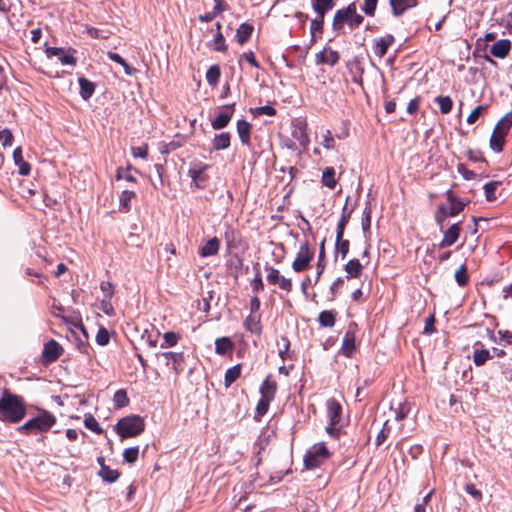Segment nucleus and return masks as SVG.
<instances>
[{
  "label": "nucleus",
  "instance_id": "obj_36",
  "mask_svg": "<svg viewBox=\"0 0 512 512\" xmlns=\"http://www.w3.org/2000/svg\"><path fill=\"white\" fill-rule=\"evenodd\" d=\"M99 476L108 483H114L119 478L120 473L118 470H113L109 466L102 464Z\"/></svg>",
  "mask_w": 512,
  "mask_h": 512
},
{
  "label": "nucleus",
  "instance_id": "obj_43",
  "mask_svg": "<svg viewBox=\"0 0 512 512\" xmlns=\"http://www.w3.org/2000/svg\"><path fill=\"white\" fill-rule=\"evenodd\" d=\"M254 269H255L256 273H255V277L250 281V285H251L252 291L257 294L260 291L264 290V283H263L261 272L259 269V263H256V265L254 266Z\"/></svg>",
  "mask_w": 512,
  "mask_h": 512
},
{
  "label": "nucleus",
  "instance_id": "obj_46",
  "mask_svg": "<svg viewBox=\"0 0 512 512\" xmlns=\"http://www.w3.org/2000/svg\"><path fill=\"white\" fill-rule=\"evenodd\" d=\"M180 339H181V335L176 332H173V331L165 332L163 334L164 342L161 344L160 347L161 348L174 347L177 345V343Z\"/></svg>",
  "mask_w": 512,
  "mask_h": 512
},
{
  "label": "nucleus",
  "instance_id": "obj_10",
  "mask_svg": "<svg viewBox=\"0 0 512 512\" xmlns=\"http://www.w3.org/2000/svg\"><path fill=\"white\" fill-rule=\"evenodd\" d=\"M157 357H162L165 360V365H171L172 370L176 375H179L184 370L185 356L183 352H159Z\"/></svg>",
  "mask_w": 512,
  "mask_h": 512
},
{
  "label": "nucleus",
  "instance_id": "obj_62",
  "mask_svg": "<svg viewBox=\"0 0 512 512\" xmlns=\"http://www.w3.org/2000/svg\"><path fill=\"white\" fill-rule=\"evenodd\" d=\"M421 102H422L421 96H417V97L411 99L407 105V112L410 115L416 114L419 111Z\"/></svg>",
  "mask_w": 512,
  "mask_h": 512
},
{
  "label": "nucleus",
  "instance_id": "obj_47",
  "mask_svg": "<svg viewBox=\"0 0 512 512\" xmlns=\"http://www.w3.org/2000/svg\"><path fill=\"white\" fill-rule=\"evenodd\" d=\"M114 405L118 408L126 407L130 400L125 389H119L113 396Z\"/></svg>",
  "mask_w": 512,
  "mask_h": 512
},
{
  "label": "nucleus",
  "instance_id": "obj_39",
  "mask_svg": "<svg viewBox=\"0 0 512 512\" xmlns=\"http://www.w3.org/2000/svg\"><path fill=\"white\" fill-rule=\"evenodd\" d=\"M324 19H325V16H316L315 19L311 20L310 32H311V41L312 42H315L316 33H319V34L323 33Z\"/></svg>",
  "mask_w": 512,
  "mask_h": 512
},
{
  "label": "nucleus",
  "instance_id": "obj_48",
  "mask_svg": "<svg viewBox=\"0 0 512 512\" xmlns=\"http://www.w3.org/2000/svg\"><path fill=\"white\" fill-rule=\"evenodd\" d=\"M491 358L490 352L487 349H476L473 353V362L476 366L480 367Z\"/></svg>",
  "mask_w": 512,
  "mask_h": 512
},
{
  "label": "nucleus",
  "instance_id": "obj_32",
  "mask_svg": "<svg viewBox=\"0 0 512 512\" xmlns=\"http://www.w3.org/2000/svg\"><path fill=\"white\" fill-rule=\"evenodd\" d=\"M337 312L335 310H324L318 315V322L321 327H333L336 322Z\"/></svg>",
  "mask_w": 512,
  "mask_h": 512
},
{
  "label": "nucleus",
  "instance_id": "obj_63",
  "mask_svg": "<svg viewBox=\"0 0 512 512\" xmlns=\"http://www.w3.org/2000/svg\"><path fill=\"white\" fill-rule=\"evenodd\" d=\"M131 153L136 158L146 159L148 157V145L144 144L142 146L132 147Z\"/></svg>",
  "mask_w": 512,
  "mask_h": 512
},
{
  "label": "nucleus",
  "instance_id": "obj_24",
  "mask_svg": "<svg viewBox=\"0 0 512 512\" xmlns=\"http://www.w3.org/2000/svg\"><path fill=\"white\" fill-rule=\"evenodd\" d=\"M394 16L402 15L406 10L417 5V0H390Z\"/></svg>",
  "mask_w": 512,
  "mask_h": 512
},
{
  "label": "nucleus",
  "instance_id": "obj_42",
  "mask_svg": "<svg viewBox=\"0 0 512 512\" xmlns=\"http://www.w3.org/2000/svg\"><path fill=\"white\" fill-rule=\"evenodd\" d=\"M271 402L272 401L269 399L260 397V399L258 400L257 406H256V411H255V416H254V419L256 421H260L261 418L268 412Z\"/></svg>",
  "mask_w": 512,
  "mask_h": 512
},
{
  "label": "nucleus",
  "instance_id": "obj_30",
  "mask_svg": "<svg viewBox=\"0 0 512 512\" xmlns=\"http://www.w3.org/2000/svg\"><path fill=\"white\" fill-rule=\"evenodd\" d=\"M234 344L229 337L217 338L215 341V352L218 355H226L233 351Z\"/></svg>",
  "mask_w": 512,
  "mask_h": 512
},
{
  "label": "nucleus",
  "instance_id": "obj_38",
  "mask_svg": "<svg viewBox=\"0 0 512 512\" xmlns=\"http://www.w3.org/2000/svg\"><path fill=\"white\" fill-rule=\"evenodd\" d=\"M434 101L438 104L442 114H449L453 108V100L450 96H437Z\"/></svg>",
  "mask_w": 512,
  "mask_h": 512
},
{
  "label": "nucleus",
  "instance_id": "obj_41",
  "mask_svg": "<svg viewBox=\"0 0 512 512\" xmlns=\"http://www.w3.org/2000/svg\"><path fill=\"white\" fill-rule=\"evenodd\" d=\"M502 183L500 181H490L484 185L485 198L488 202H493L497 199L495 192Z\"/></svg>",
  "mask_w": 512,
  "mask_h": 512
},
{
  "label": "nucleus",
  "instance_id": "obj_52",
  "mask_svg": "<svg viewBox=\"0 0 512 512\" xmlns=\"http://www.w3.org/2000/svg\"><path fill=\"white\" fill-rule=\"evenodd\" d=\"M335 248L337 253L341 255L342 259H345L350 249V241L348 239L336 240Z\"/></svg>",
  "mask_w": 512,
  "mask_h": 512
},
{
  "label": "nucleus",
  "instance_id": "obj_56",
  "mask_svg": "<svg viewBox=\"0 0 512 512\" xmlns=\"http://www.w3.org/2000/svg\"><path fill=\"white\" fill-rule=\"evenodd\" d=\"M131 169V166H128L126 169H123L122 167H119L116 171V179H125L128 182L135 183L136 178L129 172Z\"/></svg>",
  "mask_w": 512,
  "mask_h": 512
},
{
  "label": "nucleus",
  "instance_id": "obj_64",
  "mask_svg": "<svg viewBox=\"0 0 512 512\" xmlns=\"http://www.w3.org/2000/svg\"><path fill=\"white\" fill-rule=\"evenodd\" d=\"M109 340L110 336L107 329L100 328L96 335V342L101 346H105L109 343Z\"/></svg>",
  "mask_w": 512,
  "mask_h": 512
},
{
  "label": "nucleus",
  "instance_id": "obj_6",
  "mask_svg": "<svg viewBox=\"0 0 512 512\" xmlns=\"http://www.w3.org/2000/svg\"><path fill=\"white\" fill-rule=\"evenodd\" d=\"M314 254L315 250L310 246L309 242L307 240L302 242L292 262L293 271L301 273L310 269Z\"/></svg>",
  "mask_w": 512,
  "mask_h": 512
},
{
  "label": "nucleus",
  "instance_id": "obj_23",
  "mask_svg": "<svg viewBox=\"0 0 512 512\" xmlns=\"http://www.w3.org/2000/svg\"><path fill=\"white\" fill-rule=\"evenodd\" d=\"M252 125L246 120L237 121V133L243 145L249 146L251 143Z\"/></svg>",
  "mask_w": 512,
  "mask_h": 512
},
{
  "label": "nucleus",
  "instance_id": "obj_9",
  "mask_svg": "<svg viewBox=\"0 0 512 512\" xmlns=\"http://www.w3.org/2000/svg\"><path fill=\"white\" fill-rule=\"evenodd\" d=\"M266 271L268 272L266 279L270 285H278L279 288L286 293L292 292V279L281 275L280 271L273 266L266 267Z\"/></svg>",
  "mask_w": 512,
  "mask_h": 512
},
{
  "label": "nucleus",
  "instance_id": "obj_49",
  "mask_svg": "<svg viewBox=\"0 0 512 512\" xmlns=\"http://www.w3.org/2000/svg\"><path fill=\"white\" fill-rule=\"evenodd\" d=\"M447 217H450L449 216V209L444 204H440L437 207V210H436V213H435V221L438 224L440 230L443 229V224H444V222H445Z\"/></svg>",
  "mask_w": 512,
  "mask_h": 512
},
{
  "label": "nucleus",
  "instance_id": "obj_22",
  "mask_svg": "<svg viewBox=\"0 0 512 512\" xmlns=\"http://www.w3.org/2000/svg\"><path fill=\"white\" fill-rule=\"evenodd\" d=\"M13 160L16 166H18L19 174L22 176H27L31 172V165L26 162L23 158L21 147H17L13 151Z\"/></svg>",
  "mask_w": 512,
  "mask_h": 512
},
{
  "label": "nucleus",
  "instance_id": "obj_19",
  "mask_svg": "<svg viewBox=\"0 0 512 512\" xmlns=\"http://www.w3.org/2000/svg\"><path fill=\"white\" fill-rule=\"evenodd\" d=\"M511 41L508 39H501L496 41L491 47H490V53L496 57L503 59L508 56V54L511 51Z\"/></svg>",
  "mask_w": 512,
  "mask_h": 512
},
{
  "label": "nucleus",
  "instance_id": "obj_31",
  "mask_svg": "<svg viewBox=\"0 0 512 512\" xmlns=\"http://www.w3.org/2000/svg\"><path fill=\"white\" fill-rule=\"evenodd\" d=\"M244 327L247 331L260 335L262 332L260 317L254 314L248 315L244 320Z\"/></svg>",
  "mask_w": 512,
  "mask_h": 512
},
{
  "label": "nucleus",
  "instance_id": "obj_57",
  "mask_svg": "<svg viewBox=\"0 0 512 512\" xmlns=\"http://www.w3.org/2000/svg\"><path fill=\"white\" fill-rule=\"evenodd\" d=\"M486 109L487 106L485 105H479L476 108H474L467 117V123L474 124L480 118L482 113L486 111Z\"/></svg>",
  "mask_w": 512,
  "mask_h": 512
},
{
  "label": "nucleus",
  "instance_id": "obj_26",
  "mask_svg": "<svg viewBox=\"0 0 512 512\" xmlns=\"http://www.w3.org/2000/svg\"><path fill=\"white\" fill-rule=\"evenodd\" d=\"M311 2L317 16H325L335 6V0H311Z\"/></svg>",
  "mask_w": 512,
  "mask_h": 512
},
{
  "label": "nucleus",
  "instance_id": "obj_29",
  "mask_svg": "<svg viewBox=\"0 0 512 512\" xmlns=\"http://www.w3.org/2000/svg\"><path fill=\"white\" fill-rule=\"evenodd\" d=\"M254 31L253 25L249 23H242L236 31V39L240 45L245 44L251 37Z\"/></svg>",
  "mask_w": 512,
  "mask_h": 512
},
{
  "label": "nucleus",
  "instance_id": "obj_50",
  "mask_svg": "<svg viewBox=\"0 0 512 512\" xmlns=\"http://www.w3.org/2000/svg\"><path fill=\"white\" fill-rule=\"evenodd\" d=\"M455 280L459 286H465L469 282L467 267L465 264L461 265L455 272Z\"/></svg>",
  "mask_w": 512,
  "mask_h": 512
},
{
  "label": "nucleus",
  "instance_id": "obj_33",
  "mask_svg": "<svg viewBox=\"0 0 512 512\" xmlns=\"http://www.w3.org/2000/svg\"><path fill=\"white\" fill-rule=\"evenodd\" d=\"M80 87V95L84 100H88L95 91V84L85 77L78 79Z\"/></svg>",
  "mask_w": 512,
  "mask_h": 512
},
{
  "label": "nucleus",
  "instance_id": "obj_60",
  "mask_svg": "<svg viewBox=\"0 0 512 512\" xmlns=\"http://www.w3.org/2000/svg\"><path fill=\"white\" fill-rule=\"evenodd\" d=\"M451 206L449 209V216L454 217L457 216L459 213H461L465 206L468 204V202H463L462 200H459L457 202L450 203Z\"/></svg>",
  "mask_w": 512,
  "mask_h": 512
},
{
  "label": "nucleus",
  "instance_id": "obj_51",
  "mask_svg": "<svg viewBox=\"0 0 512 512\" xmlns=\"http://www.w3.org/2000/svg\"><path fill=\"white\" fill-rule=\"evenodd\" d=\"M250 112L254 116H260V115L275 116L277 113L276 109L270 105H265V106L256 107V108H250Z\"/></svg>",
  "mask_w": 512,
  "mask_h": 512
},
{
  "label": "nucleus",
  "instance_id": "obj_1",
  "mask_svg": "<svg viewBox=\"0 0 512 512\" xmlns=\"http://www.w3.org/2000/svg\"><path fill=\"white\" fill-rule=\"evenodd\" d=\"M26 413L27 409L23 397L4 389L0 397V421L18 424L25 418Z\"/></svg>",
  "mask_w": 512,
  "mask_h": 512
},
{
  "label": "nucleus",
  "instance_id": "obj_27",
  "mask_svg": "<svg viewBox=\"0 0 512 512\" xmlns=\"http://www.w3.org/2000/svg\"><path fill=\"white\" fill-rule=\"evenodd\" d=\"M231 143V135L229 132H222L215 135L212 140V149L215 151L225 150L229 148Z\"/></svg>",
  "mask_w": 512,
  "mask_h": 512
},
{
  "label": "nucleus",
  "instance_id": "obj_53",
  "mask_svg": "<svg viewBox=\"0 0 512 512\" xmlns=\"http://www.w3.org/2000/svg\"><path fill=\"white\" fill-rule=\"evenodd\" d=\"M136 197L135 192L124 190L120 195V206L125 209V211H129L130 202L133 198Z\"/></svg>",
  "mask_w": 512,
  "mask_h": 512
},
{
  "label": "nucleus",
  "instance_id": "obj_21",
  "mask_svg": "<svg viewBox=\"0 0 512 512\" xmlns=\"http://www.w3.org/2000/svg\"><path fill=\"white\" fill-rule=\"evenodd\" d=\"M47 57L57 56L60 62L64 65H75L76 59L72 55L64 54L63 48L58 47H47L46 50Z\"/></svg>",
  "mask_w": 512,
  "mask_h": 512
},
{
  "label": "nucleus",
  "instance_id": "obj_44",
  "mask_svg": "<svg viewBox=\"0 0 512 512\" xmlns=\"http://www.w3.org/2000/svg\"><path fill=\"white\" fill-rule=\"evenodd\" d=\"M221 76L220 67L218 65H212L206 72V80L209 85L216 86Z\"/></svg>",
  "mask_w": 512,
  "mask_h": 512
},
{
  "label": "nucleus",
  "instance_id": "obj_3",
  "mask_svg": "<svg viewBox=\"0 0 512 512\" xmlns=\"http://www.w3.org/2000/svg\"><path fill=\"white\" fill-rule=\"evenodd\" d=\"M56 416L47 410H40L38 415L17 427L20 434L36 435L48 432L56 424Z\"/></svg>",
  "mask_w": 512,
  "mask_h": 512
},
{
  "label": "nucleus",
  "instance_id": "obj_35",
  "mask_svg": "<svg viewBox=\"0 0 512 512\" xmlns=\"http://www.w3.org/2000/svg\"><path fill=\"white\" fill-rule=\"evenodd\" d=\"M325 267H326V263H325V239H324L320 243V247H319V255H318V261H317V265H316V269H317L316 280H315L316 283L320 280V278L325 270Z\"/></svg>",
  "mask_w": 512,
  "mask_h": 512
},
{
  "label": "nucleus",
  "instance_id": "obj_45",
  "mask_svg": "<svg viewBox=\"0 0 512 512\" xmlns=\"http://www.w3.org/2000/svg\"><path fill=\"white\" fill-rule=\"evenodd\" d=\"M84 425L87 429L93 431L96 434L104 433V429L99 425L98 421L90 413L85 415Z\"/></svg>",
  "mask_w": 512,
  "mask_h": 512
},
{
  "label": "nucleus",
  "instance_id": "obj_40",
  "mask_svg": "<svg viewBox=\"0 0 512 512\" xmlns=\"http://www.w3.org/2000/svg\"><path fill=\"white\" fill-rule=\"evenodd\" d=\"M322 183L324 186L334 189L337 182L335 179V170L333 167H327L322 174Z\"/></svg>",
  "mask_w": 512,
  "mask_h": 512
},
{
  "label": "nucleus",
  "instance_id": "obj_55",
  "mask_svg": "<svg viewBox=\"0 0 512 512\" xmlns=\"http://www.w3.org/2000/svg\"><path fill=\"white\" fill-rule=\"evenodd\" d=\"M100 289L103 293V298L112 299L115 293V286L110 281H102L100 284Z\"/></svg>",
  "mask_w": 512,
  "mask_h": 512
},
{
  "label": "nucleus",
  "instance_id": "obj_34",
  "mask_svg": "<svg viewBox=\"0 0 512 512\" xmlns=\"http://www.w3.org/2000/svg\"><path fill=\"white\" fill-rule=\"evenodd\" d=\"M241 369V364H236L226 371L224 376V385L226 388H229L240 377Z\"/></svg>",
  "mask_w": 512,
  "mask_h": 512
},
{
  "label": "nucleus",
  "instance_id": "obj_5",
  "mask_svg": "<svg viewBox=\"0 0 512 512\" xmlns=\"http://www.w3.org/2000/svg\"><path fill=\"white\" fill-rule=\"evenodd\" d=\"M512 127V112L506 113L495 125L490 137V147L493 151L500 153L505 145V138Z\"/></svg>",
  "mask_w": 512,
  "mask_h": 512
},
{
  "label": "nucleus",
  "instance_id": "obj_13",
  "mask_svg": "<svg viewBox=\"0 0 512 512\" xmlns=\"http://www.w3.org/2000/svg\"><path fill=\"white\" fill-rule=\"evenodd\" d=\"M208 167V165H203L200 168L189 169L188 175L191 177L196 188L205 189L208 186L209 176L205 173Z\"/></svg>",
  "mask_w": 512,
  "mask_h": 512
},
{
  "label": "nucleus",
  "instance_id": "obj_16",
  "mask_svg": "<svg viewBox=\"0 0 512 512\" xmlns=\"http://www.w3.org/2000/svg\"><path fill=\"white\" fill-rule=\"evenodd\" d=\"M395 38L391 34L374 40L373 51L376 56L382 58L386 55L388 48L394 43Z\"/></svg>",
  "mask_w": 512,
  "mask_h": 512
},
{
  "label": "nucleus",
  "instance_id": "obj_37",
  "mask_svg": "<svg viewBox=\"0 0 512 512\" xmlns=\"http://www.w3.org/2000/svg\"><path fill=\"white\" fill-rule=\"evenodd\" d=\"M107 56L111 61L121 65L127 75L131 76L135 73L136 69L131 67L118 53L109 51Z\"/></svg>",
  "mask_w": 512,
  "mask_h": 512
},
{
  "label": "nucleus",
  "instance_id": "obj_17",
  "mask_svg": "<svg viewBox=\"0 0 512 512\" xmlns=\"http://www.w3.org/2000/svg\"><path fill=\"white\" fill-rule=\"evenodd\" d=\"M368 264L369 260L365 261V263L363 264L357 258L350 259L344 266L346 278H359L362 275L364 267Z\"/></svg>",
  "mask_w": 512,
  "mask_h": 512
},
{
  "label": "nucleus",
  "instance_id": "obj_8",
  "mask_svg": "<svg viewBox=\"0 0 512 512\" xmlns=\"http://www.w3.org/2000/svg\"><path fill=\"white\" fill-rule=\"evenodd\" d=\"M358 331V325L355 322H351L343 336L341 343V352L347 357L351 358L356 350V333Z\"/></svg>",
  "mask_w": 512,
  "mask_h": 512
},
{
  "label": "nucleus",
  "instance_id": "obj_11",
  "mask_svg": "<svg viewBox=\"0 0 512 512\" xmlns=\"http://www.w3.org/2000/svg\"><path fill=\"white\" fill-rule=\"evenodd\" d=\"M64 349L54 339L49 340L45 343L42 351V362L45 364H51L57 361L63 354Z\"/></svg>",
  "mask_w": 512,
  "mask_h": 512
},
{
  "label": "nucleus",
  "instance_id": "obj_58",
  "mask_svg": "<svg viewBox=\"0 0 512 512\" xmlns=\"http://www.w3.org/2000/svg\"><path fill=\"white\" fill-rule=\"evenodd\" d=\"M323 137V140L321 141V145L327 149V150H331V149H334L335 147V140H334V137L332 135V132L327 129L325 130L324 134L322 135Z\"/></svg>",
  "mask_w": 512,
  "mask_h": 512
},
{
  "label": "nucleus",
  "instance_id": "obj_25",
  "mask_svg": "<svg viewBox=\"0 0 512 512\" xmlns=\"http://www.w3.org/2000/svg\"><path fill=\"white\" fill-rule=\"evenodd\" d=\"M220 242L217 237L209 239L199 250L201 257H210L218 254Z\"/></svg>",
  "mask_w": 512,
  "mask_h": 512
},
{
  "label": "nucleus",
  "instance_id": "obj_15",
  "mask_svg": "<svg viewBox=\"0 0 512 512\" xmlns=\"http://www.w3.org/2000/svg\"><path fill=\"white\" fill-rule=\"evenodd\" d=\"M277 388V382L272 378L271 375H268L261 383L259 393L262 398L273 401L276 396Z\"/></svg>",
  "mask_w": 512,
  "mask_h": 512
},
{
  "label": "nucleus",
  "instance_id": "obj_4",
  "mask_svg": "<svg viewBox=\"0 0 512 512\" xmlns=\"http://www.w3.org/2000/svg\"><path fill=\"white\" fill-rule=\"evenodd\" d=\"M145 429V422L142 417L138 415H131L121 418L116 426L115 430L117 434L122 438H132L141 434Z\"/></svg>",
  "mask_w": 512,
  "mask_h": 512
},
{
  "label": "nucleus",
  "instance_id": "obj_14",
  "mask_svg": "<svg viewBox=\"0 0 512 512\" xmlns=\"http://www.w3.org/2000/svg\"><path fill=\"white\" fill-rule=\"evenodd\" d=\"M461 222L452 224L447 230L443 232V239L439 243V248H446L452 246L458 240L461 232Z\"/></svg>",
  "mask_w": 512,
  "mask_h": 512
},
{
  "label": "nucleus",
  "instance_id": "obj_61",
  "mask_svg": "<svg viewBox=\"0 0 512 512\" xmlns=\"http://www.w3.org/2000/svg\"><path fill=\"white\" fill-rule=\"evenodd\" d=\"M371 207L370 206H366L364 211H363V215H362V219H361V225H362V229L363 231H367L370 229V226H371Z\"/></svg>",
  "mask_w": 512,
  "mask_h": 512
},
{
  "label": "nucleus",
  "instance_id": "obj_18",
  "mask_svg": "<svg viewBox=\"0 0 512 512\" xmlns=\"http://www.w3.org/2000/svg\"><path fill=\"white\" fill-rule=\"evenodd\" d=\"M234 106L235 104H229L224 106V108L229 111L220 113L214 120H212L211 126L213 129L220 130L225 128L229 124L234 113Z\"/></svg>",
  "mask_w": 512,
  "mask_h": 512
},
{
  "label": "nucleus",
  "instance_id": "obj_54",
  "mask_svg": "<svg viewBox=\"0 0 512 512\" xmlns=\"http://www.w3.org/2000/svg\"><path fill=\"white\" fill-rule=\"evenodd\" d=\"M139 448L137 446L130 447L124 450L123 458L127 463H135L138 459Z\"/></svg>",
  "mask_w": 512,
  "mask_h": 512
},
{
  "label": "nucleus",
  "instance_id": "obj_7",
  "mask_svg": "<svg viewBox=\"0 0 512 512\" xmlns=\"http://www.w3.org/2000/svg\"><path fill=\"white\" fill-rule=\"evenodd\" d=\"M331 453L327 449L324 443H319L312 447L310 451L304 456V465L307 469H315L320 467L327 459H329Z\"/></svg>",
  "mask_w": 512,
  "mask_h": 512
},
{
  "label": "nucleus",
  "instance_id": "obj_28",
  "mask_svg": "<svg viewBox=\"0 0 512 512\" xmlns=\"http://www.w3.org/2000/svg\"><path fill=\"white\" fill-rule=\"evenodd\" d=\"M327 413L330 421L333 423H339L342 414V407L340 403L335 399H329L327 402Z\"/></svg>",
  "mask_w": 512,
  "mask_h": 512
},
{
  "label": "nucleus",
  "instance_id": "obj_20",
  "mask_svg": "<svg viewBox=\"0 0 512 512\" xmlns=\"http://www.w3.org/2000/svg\"><path fill=\"white\" fill-rule=\"evenodd\" d=\"M292 136L299 142L300 146H302L304 149L307 148L308 144L310 143L309 134L307 132V123L299 122L295 130L292 132Z\"/></svg>",
  "mask_w": 512,
  "mask_h": 512
},
{
  "label": "nucleus",
  "instance_id": "obj_12",
  "mask_svg": "<svg viewBox=\"0 0 512 512\" xmlns=\"http://www.w3.org/2000/svg\"><path fill=\"white\" fill-rule=\"evenodd\" d=\"M340 59L338 51L331 49L330 47H324L322 51L316 54L315 62L317 65H329L335 66Z\"/></svg>",
  "mask_w": 512,
  "mask_h": 512
},
{
  "label": "nucleus",
  "instance_id": "obj_2",
  "mask_svg": "<svg viewBox=\"0 0 512 512\" xmlns=\"http://www.w3.org/2000/svg\"><path fill=\"white\" fill-rule=\"evenodd\" d=\"M364 21V17L357 12L355 3H350L348 6L336 10L332 20L333 31L340 33L343 31L345 25L350 30L358 28Z\"/></svg>",
  "mask_w": 512,
  "mask_h": 512
},
{
  "label": "nucleus",
  "instance_id": "obj_59",
  "mask_svg": "<svg viewBox=\"0 0 512 512\" xmlns=\"http://www.w3.org/2000/svg\"><path fill=\"white\" fill-rule=\"evenodd\" d=\"M214 50L219 52H226L227 45L225 44V39L221 31H218L214 37Z\"/></svg>",
  "mask_w": 512,
  "mask_h": 512
}]
</instances>
